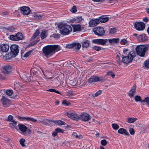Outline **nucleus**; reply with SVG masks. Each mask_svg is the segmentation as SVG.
<instances>
[{"label": "nucleus", "instance_id": "f257e3e1", "mask_svg": "<svg viewBox=\"0 0 149 149\" xmlns=\"http://www.w3.org/2000/svg\"><path fill=\"white\" fill-rule=\"evenodd\" d=\"M60 49V46L58 45H49L44 47L43 52L45 56L48 57L55 53L56 52L59 50Z\"/></svg>", "mask_w": 149, "mask_h": 149}, {"label": "nucleus", "instance_id": "f03ea898", "mask_svg": "<svg viewBox=\"0 0 149 149\" xmlns=\"http://www.w3.org/2000/svg\"><path fill=\"white\" fill-rule=\"evenodd\" d=\"M123 52V54L121 56L122 61L123 63L127 64L132 61L133 57L128 52V49L124 50Z\"/></svg>", "mask_w": 149, "mask_h": 149}, {"label": "nucleus", "instance_id": "7ed1b4c3", "mask_svg": "<svg viewBox=\"0 0 149 149\" xmlns=\"http://www.w3.org/2000/svg\"><path fill=\"white\" fill-rule=\"evenodd\" d=\"M58 27L60 29L61 33L62 34H68L72 31L71 26L66 24L61 23L58 25Z\"/></svg>", "mask_w": 149, "mask_h": 149}, {"label": "nucleus", "instance_id": "20e7f679", "mask_svg": "<svg viewBox=\"0 0 149 149\" xmlns=\"http://www.w3.org/2000/svg\"><path fill=\"white\" fill-rule=\"evenodd\" d=\"M149 48V45H141L137 46L135 48V50L138 55L141 57H144L146 52Z\"/></svg>", "mask_w": 149, "mask_h": 149}, {"label": "nucleus", "instance_id": "39448f33", "mask_svg": "<svg viewBox=\"0 0 149 149\" xmlns=\"http://www.w3.org/2000/svg\"><path fill=\"white\" fill-rule=\"evenodd\" d=\"M64 114L69 118L73 120H77L79 119V116L74 111H65Z\"/></svg>", "mask_w": 149, "mask_h": 149}, {"label": "nucleus", "instance_id": "423d86ee", "mask_svg": "<svg viewBox=\"0 0 149 149\" xmlns=\"http://www.w3.org/2000/svg\"><path fill=\"white\" fill-rule=\"evenodd\" d=\"M93 30L94 33L98 36H103L105 33L104 28L102 27L98 26L94 28Z\"/></svg>", "mask_w": 149, "mask_h": 149}, {"label": "nucleus", "instance_id": "0eeeda50", "mask_svg": "<svg viewBox=\"0 0 149 149\" xmlns=\"http://www.w3.org/2000/svg\"><path fill=\"white\" fill-rule=\"evenodd\" d=\"M105 79L104 77H99L97 76H91L88 80L89 83H92L97 81H104Z\"/></svg>", "mask_w": 149, "mask_h": 149}, {"label": "nucleus", "instance_id": "6e6552de", "mask_svg": "<svg viewBox=\"0 0 149 149\" xmlns=\"http://www.w3.org/2000/svg\"><path fill=\"white\" fill-rule=\"evenodd\" d=\"M10 39L11 40L18 41L23 39V36L21 33L18 32L15 35H11L10 37Z\"/></svg>", "mask_w": 149, "mask_h": 149}, {"label": "nucleus", "instance_id": "1a4fd4ad", "mask_svg": "<svg viewBox=\"0 0 149 149\" xmlns=\"http://www.w3.org/2000/svg\"><path fill=\"white\" fill-rule=\"evenodd\" d=\"M107 41L108 40L106 39H97L92 40V42L98 45H105Z\"/></svg>", "mask_w": 149, "mask_h": 149}, {"label": "nucleus", "instance_id": "9d476101", "mask_svg": "<svg viewBox=\"0 0 149 149\" xmlns=\"http://www.w3.org/2000/svg\"><path fill=\"white\" fill-rule=\"evenodd\" d=\"M0 56L2 58L6 60H8L15 56L12 53L7 54L2 52H0Z\"/></svg>", "mask_w": 149, "mask_h": 149}, {"label": "nucleus", "instance_id": "9b49d317", "mask_svg": "<svg viewBox=\"0 0 149 149\" xmlns=\"http://www.w3.org/2000/svg\"><path fill=\"white\" fill-rule=\"evenodd\" d=\"M136 29L138 31H142L145 28V25L143 22H136L134 25Z\"/></svg>", "mask_w": 149, "mask_h": 149}, {"label": "nucleus", "instance_id": "f8f14e48", "mask_svg": "<svg viewBox=\"0 0 149 149\" xmlns=\"http://www.w3.org/2000/svg\"><path fill=\"white\" fill-rule=\"evenodd\" d=\"M11 53L14 55V56L17 55L19 52V50L18 48V46L16 45H12L10 47Z\"/></svg>", "mask_w": 149, "mask_h": 149}, {"label": "nucleus", "instance_id": "ddd939ff", "mask_svg": "<svg viewBox=\"0 0 149 149\" xmlns=\"http://www.w3.org/2000/svg\"><path fill=\"white\" fill-rule=\"evenodd\" d=\"M1 101L5 107L9 106L10 104V101L9 99L3 96L1 97Z\"/></svg>", "mask_w": 149, "mask_h": 149}, {"label": "nucleus", "instance_id": "4468645a", "mask_svg": "<svg viewBox=\"0 0 149 149\" xmlns=\"http://www.w3.org/2000/svg\"><path fill=\"white\" fill-rule=\"evenodd\" d=\"M137 38L138 41L140 42H145L148 40V37L144 33L138 36Z\"/></svg>", "mask_w": 149, "mask_h": 149}, {"label": "nucleus", "instance_id": "2eb2a0df", "mask_svg": "<svg viewBox=\"0 0 149 149\" xmlns=\"http://www.w3.org/2000/svg\"><path fill=\"white\" fill-rule=\"evenodd\" d=\"M21 12L23 14L27 15L30 13V10L28 7L23 6L20 8Z\"/></svg>", "mask_w": 149, "mask_h": 149}, {"label": "nucleus", "instance_id": "dca6fc26", "mask_svg": "<svg viewBox=\"0 0 149 149\" xmlns=\"http://www.w3.org/2000/svg\"><path fill=\"white\" fill-rule=\"evenodd\" d=\"M11 69V66L10 65H7L2 68V70L5 74H8L10 72Z\"/></svg>", "mask_w": 149, "mask_h": 149}, {"label": "nucleus", "instance_id": "f3484780", "mask_svg": "<svg viewBox=\"0 0 149 149\" xmlns=\"http://www.w3.org/2000/svg\"><path fill=\"white\" fill-rule=\"evenodd\" d=\"M89 118V115L86 113L83 114L79 116V119L84 121H88Z\"/></svg>", "mask_w": 149, "mask_h": 149}, {"label": "nucleus", "instance_id": "a211bd4d", "mask_svg": "<svg viewBox=\"0 0 149 149\" xmlns=\"http://www.w3.org/2000/svg\"><path fill=\"white\" fill-rule=\"evenodd\" d=\"M136 85L135 84H134L132 87L131 89L129 91V96L130 97H133L135 94V93L136 92Z\"/></svg>", "mask_w": 149, "mask_h": 149}, {"label": "nucleus", "instance_id": "6ab92c4d", "mask_svg": "<svg viewBox=\"0 0 149 149\" xmlns=\"http://www.w3.org/2000/svg\"><path fill=\"white\" fill-rule=\"evenodd\" d=\"M1 52H8L9 49V46L7 45L4 44H2L1 47Z\"/></svg>", "mask_w": 149, "mask_h": 149}, {"label": "nucleus", "instance_id": "aec40b11", "mask_svg": "<svg viewBox=\"0 0 149 149\" xmlns=\"http://www.w3.org/2000/svg\"><path fill=\"white\" fill-rule=\"evenodd\" d=\"M99 23V20L98 19H96L90 21L89 22V24L90 26L92 27L96 26Z\"/></svg>", "mask_w": 149, "mask_h": 149}, {"label": "nucleus", "instance_id": "412c9836", "mask_svg": "<svg viewBox=\"0 0 149 149\" xmlns=\"http://www.w3.org/2000/svg\"><path fill=\"white\" fill-rule=\"evenodd\" d=\"M48 31L47 30H43L40 34V37L42 39H44L46 38L47 36Z\"/></svg>", "mask_w": 149, "mask_h": 149}, {"label": "nucleus", "instance_id": "4be33fe9", "mask_svg": "<svg viewBox=\"0 0 149 149\" xmlns=\"http://www.w3.org/2000/svg\"><path fill=\"white\" fill-rule=\"evenodd\" d=\"M107 40L109 43L111 44L117 43L119 41V39L118 38H113Z\"/></svg>", "mask_w": 149, "mask_h": 149}, {"label": "nucleus", "instance_id": "5701e85b", "mask_svg": "<svg viewBox=\"0 0 149 149\" xmlns=\"http://www.w3.org/2000/svg\"><path fill=\"white\" fill-rule=\"evenodd\" d=\"M98 19L99 20V22H100L102 23H104L108 21L109 17L106 16H104L100 17Z\"/></svg>", "mask_w": 149, "mask_h": 149}, {"label": "nucleus", "instance_id": "b1692460", "mask_svg": "<svg viewBox=\"0 0 149 149\" xmlns=\"http://www.w3.org/2000/svg\"><path fill=\"white\" fill-rule=\"evenodd\" d=\"M18 127L19 130L23 132L26 131L27 127L22 124H19L18 125Z\"/></svg>", "mask_w": 149, "mask_h": 149}, {"label": "nucleus", "instance_id": "393cba45", "mask_svg": "<svg viewBox=\"0 0 149 149\" xmlns=\"http://www.w3.org/2000/svg\"><path fill=\"white\" fill-rule=\"evenodd\" d=\"M118 133L120 134H124L125 135H128L129 134V133L125 129L120 128L118 130Z\"/></svg>", "mask_w": 149, "mask_h": 149}, {"label": "nucleus", "instance_id": "a878e982", "mask_svg": "<svg viewBox=\"0 0 149 149\" xmlns=\"http://www.w3.org/2000/svg\"><path fill=\"white\" fill-rule=\"evenodd\" d=\"M52 120H49L48 119H44L43 120H39L38 123H42V124H44L45 125H47L49 124L50 123V122H52Z\"/></svg>", "mask_w": 149, "mask_h": 149}, {"label": "nucleus", "instance_id": "bb28decb", "mask_svg": "<svg viewBox=\"0 0 149 149\" xmlns=\"http://www.w3.org/2000/svg\"><path fill=\"white\" fill-rule=\"evenodd\" d=\"M74 32L79 31L81 30V26L79 24L74 25L72 26Z\"/></svg>", "mask_w": 149, "mask_h": 149}, {"label": "nucleus", "instance_id": "cd10ccee", "mask_svg": "<svg viewBox=\"0 0 149 149\" xmlns=\"http://www.w3.org/2000/svg\"><path fill=\"white\" fill-rule=\"evenodd\" d=\"M31 71L34 75H39L40 73V71L36 68H33L31 70Z\"/></svg>", "mask_w": 149, "mask_h": 149}, {"label": "nucleus", "instance_id": "c85d7f7f", "mask_svg": "<svg viewBox=\"0 0 149 149\" xmlns=\"http://www.w3.org/2000/svg\"><path fill=\"white\" fill-rule=\"evenodd\" d=\"M137 120L136 118L128 117L126 121L129 123H133Z\"/></svg>", "mask_w": 149, "mask_h": 149}, {"label": "nucleus", "instance_id": "c756f323", "mask_svg": "<svg viewBox=\"0 0 149 149\" xmlns=\"http://www.w3.org/2000/svg\"><path fill=\"white\" fill-rule=\"evenodd\" d=\"M141 103H142L143 104H144V103H145L148 107L149 106V97L145 98L144 99L141 101Z\"/></svg>", "mask_w": 149, "mask_h": 149}, {"label": "nucleus", "instance_id": "7c9ffc66", "mask_svg": "<svg viewBox=\"0 0 149 149\" xmlns=\"http://www.w3.org/2000/svg\"><path fill=\"white\" fill-rule=\"evenodd\" d=\"M33 15L35 19L37 20L40 19L43 17V15H42L39 13H34L33 14Z\"/></svg>", "mask_w": 149, "mask_h": 149}, {"label": "nucleus", "instance_id": "2f4dec72", "mask_svg": "<svg viewBox=\"0 0 149 149\" xmlns=\"http://www.w3.org/2000/svg\"><path fill=\"white\" fill-rule=\"evenodd\" d=\"M72 46L74 49H79L81 47V45L79 43H73L72 44Z\"/></svg>", "mask_w": 149, "mask_h": 149}, {"label": "nucleus", "instance_id": "473e14b6", "mask_svg": "<svg viewBox=\"0 0 149 149\" xmlns=\"http://www.w3.org/2000/svg\"><path fill=\"white\" fill-rule=\"evenodd\" d=\"M90 42L88 40L83 42L82 44V47L85 48H87L89 45Z\"/></svg>", "mask_w": 149, "mask_h": 149}, {"label": "nucleus", "instance_id": "72a5a7b5", "mask_svg": "<svg viewBox=\"0 0 149 149\" xmlns=\"http://www.w3.org/2000/svg\"><path fill=\"white\" fill-rule=\"evenodd\" d=\"M52 122L55 123L58 125H65V123L64 122L61 120H58L55 121L53 120H52Z\"/></svg>", "mask_w": 149, "mask_h": 149}, {"label": "nucleus", "instance_id": "f704fd0d", "mask_svg": "<svg viewBox=\"0 0 149 149\" xmlns=\"http://www.w3.org/2000/svg\"><path fill=\"white\" fill-rule=\"evenodd\" d=\"M40 32L38 30H36L33 33V36L31 38V40L34 39L39 34Z\"/></svg>", "mask_w": 149, "mask_h": 149}, {"label": "nucleus", "instance_id": "c9c22d12", "mask_svg": "<svg viewBox=\"0 0 149 149\" xmlns=\"http://www.w3.org/2000/svg\"><path fill=\"white\" fill-rule=\"evenodd\" d=\"M106 75L110 76L113 78H114L115 76V74L113 72L110 71H109L107 72Z\"/></svg>", "mask_w": 149, "mask_h": 149}, {"label": "nucleus", "instance_id": "e433bc0d", "mask_svg": "<svg viewBox=\"0 0 149 149\" xmlns=\"http://www.w3.org/2000/svg\"><path fill=\"white\" fill-rule=\"evenodd\" d=\"M134 100L136 102H140L141 103V101H142L141 97L139 95L135 96L134 97Z\"/></svg>", "mask_w": 149, "mask_h": 149}, {"label": "nucleus", "instance_id": "4c0bfd02", "mask_svg": "<svg viewBox=\"0 0 149 149\" xmlns=\"http://www.w3.org/2000/svg\"><path fill=\"white\" fill-rule=\"evenodd\" d=\"M6 93L8 96H11L13 94V92L12 90H8L6 91Z\"/></svg>", "mask_w": 149, "mask_h": 149}, {"label": "nucleus", "instance_id": "58836bf2", "mask_svg": "<svg viewBox=\"0 0 149 149\" xmlns=\"http://www.w3.org/2000/svg\"><path fill=\"white\" fill-rule=\"evenodd\" d=\"M120 43L122 45H128V42L125 39H123L121 40Z\"/></svg>", "mask_w": 149, "mask_h": 149}, {"label": "nucleus", "instance_id": "ea45409f", "mask_svg": "<svg viewBox=\"0 0 149 149\" xmlns=\"http://www.w3.org/2000/svg\"><path fill=\"white\" fill-rule=\"evenodd\" d=\"M116 61L120 65L122 64V61H121L120 60V57L118 55H117L116 57Z\"/></svg>", "mask_w": 149, "mask_h": 149}, {"label": "nucleus", "instance_id": "a19ab883", "mask_svg": "<svg viewBox=\"0 0 149 149\" xmlns=\"http://www.w3.org/2000/svg\"><path fill=\"white\" fill-rule=\"evenodd\" d=\"M112 127L115 130H118L119 127V125L116 123L112 124Z\"/></svg>", "mask_w": 149, "mask_h": 149}, {"label": "nucleus", "instance_id": "79ce46f5", "mask_svg": "<svg viewBox=\"0 0 149 149\" xmlns=\"http://www.w3.org/2000/svg\"><path fill=\"white\" fill-rule=\"evenodd\" d=\"M14 86L15 88H16L18 89H19L21 88L20 85L16 81L15 82Z\"/></svg>", "mask_w": 149, "mask_h": 149}, {"label": "nucleus", "instance_id": "37998d69", "mask_svg": "<svg viewBox=\"0 0 149 149\" xmlns=\"http://www.w3.org/2000/svg\"><path fill=\"white\" fill-rule=\"evenodd\" d=\"M17 118L19 120L21 121H23L25 120L27 121L28 117H21L20 116H17Z\"/></svg>", "mask_w": 149, "mask_h": 149}, {"label": "nucleus", "instance_id": "c03bdc74", "mask_svg": "<svg viewBox=\"0 0 149 149\" xmlns=\"http://www.w3.org/2000/svg\"><path fill=\"white\" fill-rule=\"evenodd\" d=\"M25 141V140L24 139H21L19 140V142L20 143V144L22 147H24L25 146V145L24 144V142Z\"/></svg>", "mask_w": 149, "mask_h": 149}, {"label": "nucleus", "instance_id": "a18cd8bd", "mask_svg": "<svg viewBox=\"0 0 149 149\" xmlns=\"http://www.w3.org/2000/svg\"><path fill=\"white\" fill-rule=\"evenodd\" d=\"M47 91H50V92H54L55 93H56L61 94V93L58 91H56L55 89H50L48 90H47Z\"/></svg>", "mask_w": 149, "mask_h": 149}, {"label": "nucleus", "instance_id": "49530a36", "mask_svg": "<svg viewBox=\"0 0 149 149\" xmlns=\"http://www.w3.org/2000/svg\"><path fill=\"white\" fill-rule=\"evenodd\" d=\"M70 10L72 13H75L77 11L76 7L75 6H73Z\"/></svg>", "mask_w": 149, "mask_h": 149}, {"label": "nucleus", "instance_id": "de8ad7c7", "mask_svg": "<svg viewBox=\"0 0 149 149\" xmlns=\"http://www.w3.org/2000/svg\"><path fill=\"white\" fill-rule=\"evenodd\" d=\"M117 31V29L115 28H111L110 29L109 33H110L113 34L115 33Z\"/></svg>", "mask_w": 149, "mask_h": 149}, {"label": "nucleus", "instance_id": "09e8293b", "mask_svg": "<svg viewBox=\"0 0 149 149\" xmlns=\"http://www.w3.org/2000/svg\"><path fill=\"white\" fill-rule=\"evenodd\" d=\"M69 83L71 85L73 86H74L77 84L76 80L74 79L72 80H70L69 81Z\"/></svg>", "mask_w": 149, "mask_h": 149}, {"label": "nucleus", "instance_id": "8fccbe9b", "mask_svg": "<svg viewBox=\"0 0 149 149\" xmlns=\"http://www.w3.org/2000/svg\"><path fill=\"white\" fill-rule=\"evenodd\" d=\"M73 135L75 137L77 138H82V135H78L75 132H73L72 133Z\"/></svg>", "mask_w": 149, "mask_h": 149}, {"label": "nucleus", "instance_id": "3c124183", "mask_svg": "<svg viewBox=\"0 0 149 149\" xmlns=\"http://www.w3.org/2000/svg\"><path fill=\"white\" fill-rule=\"evenodd\" d=\"M13 116L11 115H9L8 116L7 121L10 122H12L13 120Z\"/></svg>", "mask_w": 149, "mask_h": 149}, {"label": "nucleus", "instance_id": "603ef678", "mask_svg": "<svg viewBox=\"0 0 149 149\" xmlns=\"http://www.w3.org/2000/svg\"><path fill=\"white\" fill-rule=\"evenodd\" d=\"M82 19L81 17L76 18V23H79L82 20Z\"/></svg>", "mask_w": 149, "mask_h": 149}, {"label": "nucleus", "instance_id": "864d4df0", "mask_svg": "<svg viewBox=\"0 0 149 149\" xmlns=\"http://www.w3.org/2000/svg\"><path fill=\"white\" fill-rule=\"evenodd\" d=\"M31 51H29L27 52L24 55L23 57L24 58H26L31 54Z\"/></svg>", "mask_w": 149, "mask_h": 149}, {"label": "nucleus", "instance_id": "5fc2aeb1", "mask_svg": "<svg viewBox=\"0 0 149 149\" xmlns=\"http://www.w3.org/2000/svg\"><path fill=\"white\" fill-rule=\"evenodd\" d=\"M92 48L93 49L97 51H100L101 49V47L96 46L93 47Z\"/></svg>", "mask_w": 149, "mask_h": 149}, {"label": "nucleus", "instance_id": "6e6d98bb", "mask_svg": "<svg viewBox=\"0 0 149 149\" xmlns=\"http://www.w3.org/2000/svg\"><path fill=\"white\" fill-rule=\"evenodd\" d=\"M31 121L32 122H35L37 121V120L34 118L31 117H28L27 121Z\"/></svg>", "mask_w": 149, "mask_h": 149}, {"label": "nucleus", "instance_id": "4d7b16f0", "mask_svg": "<svg viewBox=\"0 0 149 149\" xmlns=\"http://www.w3.org/2000/svg\"><path fill=\"white\" fill-rule=\"evenodd\" d=\"M102 93V91L101 90H99L97 91L96 93L94 94H93V97H96L98 96L100 94Z\"/></svg>", "mask_w": 149, "mask_h": 149}, {"label": "nucleus", "instance_id": "13d9d810", "mask_svg": "<svg viewBox=\"0 0 149 149\" xmlns=\"http://www.w3.org/2000/svg\"><path fill=\"white\" fill-rule=\"evenodd\" d=\"M101 143L102 145L105 146L107 144V142L105 139H103L101 140Z\"/></svg>", "mask_w": 149, "mask_h": 149}, {"label": "nucleus", "instance_id": "bf43d9fd", "mask_svg": "<svg viewBox=\"0 0 149 149\" xmlns=\"http://www.w3.org/2000/svg\"><path fill=\"white\" fill-rule=\"evenodd\" d=\"M145 66L147 68H149V60H147L144 62Z\"/></svg>", "mask_w": 149, "mask_h": 149}, {"label": "nucleus", "instance_id": "052dcab7", "mask_svg": "<svg viewBox=\"0 0 149 149\" xmlns=\"http://www.w3.org/2000/svg\"><path fill=\"white\" fill-rule=\"evenodd\" d=\"M57 133L61 132L62 133H64V130H63L61 129L60 128H57L55 129Z\"/></svg>", "mask_w": 149, "mask_h": 149}, {"label": "nucleus", "instance_id": "680f3d73", "mask_svg": "<svg viewBox=\"0 0 149 149\" xmlns=\"http://www.w3.org/2000/svg\"><path fill=\"white\" fill-rule=\"evenodd\" d=\"M62 103L66 106H68L70 104V103L67 102L66 100H63L62 102Z\"/></svg>", "mask_w": 149, "mask_h": 149}, {"label": "nucleus", "instance_id": "e2e57ef3", "mask_svg": "<svg viewBox=\"0 0 149 149\" xmlns=\"http://www.w3.org/2000/svg\"><path fill=\"white\" fill-rule=\"evenodd\" d=\"M40 69L42 71V72L43 73V74L45 76V77H46L48 79H51L52 78V77H49L48 75L49 74H50L51 73L50 72H48V75H47L46 76L45 75V74H44L43 69L41 68H40Z\"/></svg>", "mask_w": 149, "mask_h": 149}, {"label": "nucleus", "instance_id": "0e129e2a", "mask_svg": "<svg viewBox=\"0 0 149 149\" xmlns=\"http://www.w3.org/2000/svg\"><path fill=\"white\" fill-rule=\"evenodd\" d=\"M129 131L131 135H133L134 134V131L133 128H130L129 130Z\"/></svg>", "mask_w": 149, "mask_h": 149}, {"label": "nucleus", "instance_id": "69168bd1", "mask_svg": "<svg viewBox=\"0 0 149 149\" xmlns=\"http://www.w3.org/2000/svg\"><path fill=\"white\" fill-rule=\"evenodd\" d=\"M67 93L68 96H72L73 95L72 92L70 91H68Z\"/></svg>", "mask_w": 149, "mask_h": 149}, {"label": "nucleus", "instance_id": "338daca9", "mask_svg": "<svg viewBox=\"0 0 149 149\" xmlns=\"http://www.w3.org/2000/svg\"><path fill=\"white\" fill-rule=\"evenodd\" d=\"M9 12L7 11H6L3 12H2L0 13V14L2 15H7L9 14Z\"/></svg>", "mask_w": 149, "mask_h": 149}, {"label": "nucleus", "instance_id": "774afa93", "mask_svg": "<svg viewBox=\"0 0 149 149\" xmlns=\"http://www.w3.org/2000/svg\"><path fill=\"white\" fill-rule=\"evenodd\" d=\"M10 127L13 129L16 128L15 125L12 123H9Z\"/></svg>", "mask_w": 149, "mask_h": 149}]
</instances>
